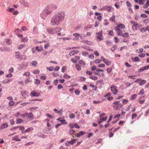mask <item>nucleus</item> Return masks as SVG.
<instances>
[{
	"mask_svg": "<svg viewBox=\"0 0 149 149\" xmlns=\"http://www.w3.org/2000/svg\"><path fill=\"white\" fill-rule=\"evenodd\" d=\"M95 74H97V75L99 76L100 77H101V76H102V77H104V74L103 72H102V73H101V74H100V72H95Z\"/></svg>",
	"mask_w": 149,
	"mask_h": 149,
	"instance_id": "obj_31",
	"label": "nucleus"
},
{
	"mask_svg": "<svg viewBox=\"0 0 149 149\" xmlns=\"http://www.w3.org/2000/svg\"><path fill=\"white\" fill-rule=\"evenodd\" d=\"M104 63L108 65H109L111 64V62L107 59L104 60Z\"/></svg>",
	"mask_w": 149,
	"mask_h": 149,
	"instance_id": "obj_22",
	"label": "nucleus"
},
{
	"mask_svg": "<svg viewBox=\"0 0 149 149\" xmlns=\"http://www.w3.org/2000/svg\"><path fill=\"white\" fill-rule=\"evenodd\" d=\"M117 48V47L116 46H113L111 48V50L112 52H114L116 50V49Z\"/></svg>",
	"mask_w": 149,
	"mask_h": 149,
	"instance_id": "obj_46",
	"label": "nucleus"
},
{
	"mask_svg": "<svg viewBox=\"0 0 149 149\" xmlns=\"http://www.w3.org/2000/svg\"><path fill=\"white\" fill-rule=\"evenodd\" d=\"M28 115V113H26L24 114H22L21 116L23 118H25L26 116H27Z\"/></svg>",
	"mask_w": 149,
	"mask_h": 149,
	"instance_id": "obj_60",
	"label": "nucleus"
},
{
	"mask_svg": "<svg viewBox=\"0 0 149 149\" xmlns=\"http://www.w3.org/2000/svg\"><path fill=\"white\" fill-rule=\"evenodd\" d=\"M26 46V45L25 44H20L17 46V49L19 50H20Z\"/></svg>",
	"mask_w": 149,
	"mask_h": 149,
	"instance_id": "obj_18",
	"label": "nucleus"
},
{
	"mask_svg": "<svg viewBox=\"0 0 149 149\" xmlns=\"http://www.w3.org/2000/svg\"><path fill=\"white\" fill-rule=\"evenodd\" d=\"M137 96V95L136 94H135L132 95L131 98V100H134L135 99Z\"/></svg>",
	"mask_w": 149,
	"mask_h": 149,
	"instance_id": "obj_45",
	"label": "nucleus"
},
{
	"mask_svg": "<svg viewBox=\"0 0 149 149\" xmlns=\"http://www.w3.org/2000/svg\"><path fill=\"white\" fill-rule=\"evenodd\" d=\"M28 41V38L27 37L24 38L22 37V38L21 41L22 42H25Z\"/></svg>",
	"mask_w": 149,
	"mask_h": 149,
	"instance_id": "obj_33",
	"label": "nucleus"
},
{
	"mask_svg": "<svg viewBox=\"0 0 149 149\" xmlns=\"http://www.w3.org/2000/svg\"><path fill=\"white\" fill-rule=\"evenodd\" d=\"M66 69L67 68L66 66L63 67L62 69V72H64L66 71Z\"/></svg>",
	"mask_w": 149,
	"mask_h": 149,
	"instance_id": "obj_53",
	"label": "nucleus"
},
{
	"mask_svg": "<svg viewBox=\"0 0 149 149\" xmlns=\"http://www.w3.org/2000/svg\"><path fill=\"white\" fill-rule=\"evenodd\" d=\"M63 77L64 78L68 79L71 77L70 76L66 74H64Z\"/></svg>",
	"mask_w": 149,
	"mask_h": 149,
	"instance_id": "obj_35",
	"label": "nucleus"
},
{
	"mask_svg": "<svg viewBox=\"0 0 149 149\" xmlns=\"http://www.w3.org/2000/svg\"><path fill=\"white\" fill-rule=\"evenodd\" d=\"M101 102V101H100V100H98V101H94L93 102V104H99V103H100Z\"/></svg>",
	"mask_w": 149,
	"mask_h": 149,
	"instance_id": "obj_51",
	"label": "nucleus"
},
{
	"mask_svg": "<svg viewBox=\"0 0 149 149\" xmlns=\"http://www.w3.org/2000/svg\"><path fill=\"white\" fill-rule=\"evenodd\" d=\"M40 71L39 69H37L33 70L32 72L34 74H38L39 73Z\"/></svg>",
	"mask_w": 149,
	"mask_h": 149,
	"instance_id": "obj_29",
	"label": "nucleus"
},
{
	"mask_svg": "<svg viewBox=\"0 0 149 149\" xmlns=\"http://www.w3.org/2000/svg\"><path fill=\"white\" fill-rule=\"evenodd\" d=\"M30 74V72H27L24 73L23 74V75L27 76H29Z\"/></svg>",
	"mask_w": 149,
	"mask_h": 149,
	"instance_id": "obj_47",
	"label": "nucleus"
},
{
	"mask_svg": "<svg viewBox=\"0 0 149 149\" xmlns=\"http://www.w3.org/2000/svg\"><path fill=\"white\" fill-rule=\"evenodd\" d=\"M75 115L73 113H71L69 115V117L70 118L72 119L75 117Z\"/></svg>",
	"mask_w": 149,
	"mask_h": 149,
	"instance_id": "obj_43",
	"label": "nucleus"
},
{
	"mask_svg": "<svg viewBox=\"0 0 149 149\" xmlns=\"http://www.w3.org/2000/svg\"><path fill=\"white\" fill-rule=\"evenodd\" d=\"M12 79H6L4 80L2 82L3 84H6L12 81Z\"/></svg>",
	"mask_w": 149,
	"mask_h": 149,
	"instance_id": "obj_21",
	"label": "nucleus"
},
{
	"mask_svg": "<svg viewBox=\"0 0 149 149\" xmlns=\"http://www.w3.org/2000/svg\"><path fill=\"white\" fill-rule=\"evenodd\" d=\"M122 36L124 38H127L129 36V34L127 33H125L122 35Z\"/></svg>",
	"mask_w": 149,
	"mask_h": 149,
	"instance_id": "obj_30",
	"label": "nucleus"
},
{
	"mask_svg": "<svg viewBox=\"0 0 149 149\" xmlns=\"http://www.w3.org/2000/svg\"><path fill=\"white\" fill-rule=\"evenodd\" d=\"M113 104L115 105H116V109H118L122 107V104L120 101H115L113 102Z\"/></svg>",
	"mask_w": 149,
	"mask_h": 149,
	"instance_id": "obj_8",
	"label": "nucleus"
},
{
	"mask_svg": "<svg viewBox=\"0 0 149 149\" xmlns=\"http://www.w3.org/2000/svg\"><path fill=\"white\" fill-rule=\"evenodd\" d=\"M50 46V44L49 43H47L45 44L44 45L45 48L47 49Z\"/></svg>",
	"mask_w": 149,
	"mask_h": 149,
	"instance_id": "obj_41",
	"label": "nucleus"
},
{
	"mask_svg": "<svg viewBox=\"0 0 149 149\" xmlns=\"http://www.w3.org/2000/svg\"><path fill=\"white\" fill-rule=\"evenodd\" d=\"M36 49L38 52H40L42 50V48L41 47L39 46H36Z\"/></svg>",
	"mask_w": 149,
	"mask_h": 149,
	"instance_id": "obj_38",
	"label": "nucleus"
},
{
	"mask_svg": "<svg viewBox=\"0 0 149 149\" xmlns=\"http://www.w3.org/2000/svg\"><path fill=\"white\" fill-rule=\"evenodd\" d=\"M116 18V16L115 15H113L112 16L111 18L110 19V20L112 22H115V19Z\"/></svg>",
	"mask_w": 149,
	"mask_h": 149,
	"instance_id": "obj_24",
	"label": "nucleus"
},
{
	"mask_svg": "<svg viewBox=\"0 0 149 149\" xmlns=\"http://www.w3.org/2000/svg\"><path fill=\"white\" fill-rule=\"evenodd\" d=\"M114 29L116 31H117V33L118 36H122L123 32L120 29H118V30H116V28H114Z\"/></svg>",
	"mask_w": 149,
	"mask_h": 149,
	"instance_id": "obj_14",
	"label": "nucleus"
},
{
	"mask_svg": "<svg viewBox=\"0 0 149 149\" xmlns=\"http://www.w3.org/2000/svg\"><path fill=\"white\" fill-rule=\"evenodd\" d=\"M52 11L50 9L48 8L44 10L42 13H41V16H44V17H46L48 15L50 14L51 13Z\"/></svg>",
	"mask_w": 149,
	"mask_h": 149,
	"instance_id": "obj_5",
	"label": "nucleus"
},
{
	"mask_svg": "<svg viewBox=\"0 0 149 149\" xmlns=\"http://www.w3.org/2000/svg\"><path fill=\"white\" fill-rule=\"evenodd\" d=\"M112 70V68H108L107 69V71L108 73H109L111 72Z\"/></svg>",
	"mask_w": 149,
	"mask_h": 149,
	"instance_id": "obj_57",
	"label": "nucleus"
},
{
	"mask_svg": "<svg viewBox=\"0 0 149 149\" xmlns=\"http://www.w3.org/2000/svg\"><path fill=\"white\" fill-rule=\"evenodd\" d=\"M146 82V81L145 80H143L141 81L139 83V85L140 86H141L145 84Z\"/></svg>",
	"mask_w": 149,
	"mask_h": 149,
	"instance_id": "obj_34",
	"label": "nucleus"
},
{
	"mask_svg": "<svg viewBox=\"0 0 149 149\" xmlns=\"http://www.w3.org/2000/svg\"><path fill=\"white\" fill-rule=\"evenodd\" d=\"M14 101L11 100L8 103L9 106H13L14 104Z\"/></svg>",
	"mask_w": 149,
	"mask_h": 149,
	"instance_id": "obj_37",
	"label": "nucleus"
},
{
	"mask_svg": "<svg viewBox=\"0 0 149 149\" xmlns=\"http://www.w3.org/2000/svg\"><path fill=\"white\" fill-rule=\"evenodd\" d=\"M33 130V128L32 127H31L28 128L26 130V131L27 132H30L31 131H32Z\"/></svg>",
	"mask_w": 149,
	"mask_h": 149,
	"instance_id": "obj_32",
	"label": "nucleus"
},
{
	"mask_svg": "<svg viewBox=\"0 0 149 149\" xmlns=\"http://www.w3.org/2000/svg\"><path fill=\"white\" fill-rule=\"evenodd\" d=\"M74 92L76 95H79L80 93V91L76 89L75 91Z\"/></svg>",
	"mask_w": 149,
	"mask_h": 149,
	"instance_id": "obj_39",
	"label": "nucleus"
},
{
	"mask_svg": "<svg viewBox=\"0 0 149 149\" xmlns=\"http://www.w3.org/2000/svg\"><path fill=\"white\" fill-rule=\"evenodd\" d=\"M75 66L77 68V70H78V71H79L81 70V66L80 65V66L78 64H76Z\"/></svg>",
	"mask_w": 149,
	"mask_h": 149,
	"instance_id": "obj_28",
	"label": "nucleus"
},
{
	"mask_svg": "<svg viewBox=\"0 0 149 149\" xmlns=\"http://www.w3.org/2000/svg\"><path fill=\"white\" fill-rule=\"evenodd\" d=\"M8 125L7 123H4L1 126L2 129H5L8 127Z\"/></svg>",
	"mask_w": 149,
	"mask_h": 149,
	"instance_id": "obj_26",
	"label": "nucleus"
},
{
	"mask_svg": "<svg viewBox=\"0 0 149 149\" xmlns=\"http://www.w3.org/2000/svg\"><path fill=\"white\" fill-rule=\"evenodd\" d=\"M112 8V7L108 6H103L101 9L102 10H106L108 12H110V11Z\"/></svg>",
	"mask_w": 149,
	"mask_h": 149,
	"instance_id": "obj_7",
	"label": "nucleus"
},
{
	"mask_svg": "<svg viewBox=\"0 0 149 149\" xmlns=\"http://www.w3.org/2000/svg\"><path fill=\"white\" fill-rule=\"evenodd\" d=\"M23 121V120L21 119H17L16 121L17 123L19 124L21 123Z\"/></svg>",
	"mask_w": 149,
	"mask_h": 149,
	"instance_id": "obj_44",
	"label": "nucleus"
},
{
	"mask_svg": "<svg viewBox=\"0 0 149 149\" xmlns=\"http://www.w3.org/2000/svg\"><path fill=\"white\" fill-rule=\"evenodd\" d=\"M79 53V51L77 50L71 51L70 52L69 54L70 56H72L76 54H77Z\"/></svg>",
	"mask_w": 149,
	"mask_h": 149,
	"instance_id": "obj_13",
	"label": "nucleus"
},
{
	"mask_svg": "<svg viewBox=\"0 0 149 149\" xmlns=\"http://www.w3.org/2000/svg\"><path fill=\"white\" fill-rule=\"evenodd\" d=\"M140 31L142 33H143V32H145L146 31L145 29L144 28H141L140 29Z\"/></svg>",
	"mask_w": 149,
	"mask_h": 149,
	"instance_id": "obj_62",
	"label": "nucleus"
},
{
	"mask_svg": "<svg viewBox=\"0 0 149 149\" xmlns=\"http://www.w3.org/2000/svg\"><path fill=\"white\" fill-rule=\"evenodd\" d=\"M77 139H72L71 140V141H67V142L70 143L71 145H73L74 143H75L76 141H77Z\"/></svg>",
	"mask_w": 149,
	"mask_h": 149,
	"instance_id": "obj_16",
	"label": "nucleus"
},
{
	"mask_svg": "<svg viewBox=\"0 0 149 149\" xmlns=\"http://www.w3.org/2000/svg\"><path fill=\"white\" fill-rule=\"evenodd\" d=\"M40 95V94L38 92L32 91L30 95L31 96L38 97Z\"/></svg>",
	"mask_w": 149,
	"mask_h": 149,
	"instance_id": "obj_9",
	"label": "nucleus"
},
{
	"mask_svg": "<svg viewBox=\"0 0 149 149\" xmlns=\"http://www.w3.org/2000/svg\"><path fill=\"white\" fill-rule=\"evenodd\" d=\"M133 58H132V59ZM134 58V61L135 62H139L140 61V59L138 57H135Z\"/></svg>",
	"mask_w": 149,
	"mask_h": 149,
	"instance_id": "obj_42",
	"label": "nucleus"
},
{
	"mask_svg": "<svg viewBox=\"0 0 149 149\" xmlns=\"http://www.w3.org/2000/svg\"><path fill=\"white\" fill-rule=\"evenodd\" d=\"M40 79L42 80H45L46 79V77L45 75H42L40 77Z\"/></svg>",
	"mask_w": 149,
	"mask_h": 149,
	"instance_id": "obj_64",
	"label": "nucleus"
},
{
	"mask_svg": "<svg viewBox=\"0 0 149 149\" xmlns=\"http://www.w3.org/2000/svg\"><path fill=\"white\" fill-rule=\"evenodd\" d=\"M62 109H60L57 112L58 114L59 115H61L62 114Z\"/></svg>",
	"mask_w": 149,
	"mask_h": 149,
	"instance_id": "obj_59",
	"label": "nucleus"
},
{
	"mask_svg": "<svg viewBox=\"0 0 149 149\" xmlns=\"http://www.w3.org/2000/svg\"><path fill=\"white\" fill-rule=\"evenodd\" d=\"M125 25L119 23L118 24L117 26L115 27L116 28V29L118 30V29H123L125 28Z\"/></svg>",
	"mask_w": 149,
	"mask_h": 149,
	"instance_id": "obj_10",
	"label": "nucleus"
},
{
	"mask_svg": "<svg viewBox=\"0 0 149 149\" xmlns=\"http://www.w3.org/2000/svg\"><path fill=\"white\" fill-rule=\"evenodd\" d=\"M40 81L38 79H36L35 81V84H38L40 83Z\"/></svg>",
	"mask_w": 149,
	"mask_h": 149,
	"instance_id": "obj_49",
	"label": "nucleus"
},
{
	"mask_svg": "<svg viewBox=\"0 0 149 149\" xmlns=\"http://www.w3.org/2000/svg\"><path fill=\"white\" fill-rule=\"evenodd\" d=\"M146 1V0H139V4L140 5H142L144 1Z\"/></svg>",
	"mask_w": 149,
	"mask_h": 149,
	"instance_id": "obj_54",
	"label": "nucleus"
},
{
	"mask_svg": "<svg viewBox=\"0 0 149 149\" xmlns=\"http://www.w3.org/2000/svg\"><path fill=\"white\" fill-rule=\"evenodd\" d=\"M28 117L29 118H33V116L32 113H30L28 115Z\"/></svg>",
	"mask_w": 149,
	"mask_h": 149,
	"instance_id": "obj_50",
	"label": "nucleus"
},
{
	"mask_svg": "<svg viewBox=\"0 0 149 149\" xmlns=\"http://www.w3.org/2000/svg\"><path fill=\"white\" fill-rule=\"evenodd\" d=\"M15 57L17 59L19 60H26V56L25 55H20L19 51L16 52L15 53Z\"/></svg>",
	"mask_w": 149,
	"mask_h": 149,
	"instance_id": "obj_3",
	"label": "nucleus"
},
{
	"mask_svg": "<svg viewBox=\"0 0 149 149\" xmlns=\"http://www.w3.org/2000/svg\"><path fill=\"white\" fill-rule=\"evenodd\" d=\"M65 13L64 11L56 13L52 18L51 25L52 26L58 25L63 21Z\"/></svg>",
	"mask_w": 149,
	"mask_h": 149,
	"instance_id": "obj_1",
	"label": "nucleus"
},
{
	"mask_svg": "<svg viewBox=\"0 0 149 149\" xmlns=\"http://www.w3.org/2000/svg\"><path fill=\"white\" fill-rule=\"evenodd\" d=\"M97 69L96 67L95 66H93L92 67L91 69L92 70H94Z\"/></svg>",
	"mask_w": 149,
	"mask_h": 149,
	"instance_id": "obj_63",
	"label": "nucleus"
},
{
	"mask_svg": "<svg viewBox=\"0 0 149 149\" xmlns=\"http://www.w3.org/2000/svg\"><path fill=\"white\" fill-rule=\"evenodd\" d=\"M89 78L94 80H97V77L95 76H90Z\"/></svg>",
	"mask_w": 149,
	"mask_h": 149,
	"instance_id": "obj_36",
	"label": "nucleus"
},
{
	"mask_svg": "<svg viewBox=\"0 0 149 149\" xmlns=\"http://www.w3.org/2000/svg\"><path fill=\"white\" fill-rule=\"evenodd\" d=\"M85 132L82 131H81L78 134H77V136L78 137H79L80 136L83 135Z\"/></svg>",
	"mask_w": 149,
	"mask_h": 149,
	"instance_id": "obj_25",
	"label": "nucleus"
},
{
	"mask_svg": "<svg viewBox=\"0 0 149 149\" xmlns=\"http://www.w3.org/2000/svg\"><path fill=\"white\" fill-rule=\"evenodd\" d=\"M21 94L22 97L24 98L29 96L28 92L25 91H23L21 92Z\"/></svg>",
	"mask_w": 149,
	"mask_h": 149,
	"instance_id": "obj_12",
	"label": "nucleus"
},
{
	"mask_svg": "<svg viewBox=\"0 0 149 149\" xmlns=\"http://www.w3.org/2000/svg\"><path fill=\"white\" fill-rule=\"evenodd\" d=\"M138 28H139L138 26H134V27L132 26V30H133V31L136 30L138 29Z\"/></svg>",
	"mask_w": 149,
	"mask_h": 149,
	"instance_id": "obj_58",
	"label": "nucleus"
},
{
	"mask_svg": "<svg viewBox=\"0 0 149 149\" xmlns=\"http://www.w3.org/2000/svg\"><path fill=\"white\" fill-rule=\"evenodd\" d=\"M96 37L97 40L99 41L102 40L103 39V36H102V31H100L96 32Z\"/></svg>",
	"mask_w": 149,
	"mask_h": 149,
	"instance_id": "obj_4",
	"label": "nucleus"
},
{
	"mask_svg": "<svg viewBox=\"0 0 149 149\" xmlns=\"http://www.w3.org/2000/svg\"><path fill=\"white\" fill-rule=\"evenodd\" d=\"M144 93V91L143 88L141 89V91H140L139 93L138 94L139 95H143Z\"/></svg>",
	"mask_w": 149,
	"mask_h": 149,
	"instance_id": "obj_48",
	"label": "nucleus"
},
{
	"mask_svg": "<svg viewBox=\"0 0 149 149\" xmlns=\"http://www.w3.org/2000/svg\"><path fill=\"white\" fill-rule=\"evenodd\" d=\"M37 64V63L36 61H32L31 63V66H36Z\"/></svg>",
	"mask_w": 149,
	"mask_h": 149,
	"instance_id": "obj_27",
	"label": "nucleus"
},
{
	"mask_svg": "<svg viewBox=\"0 0 149 149\" xmlns=\"http://www.w3.org/2000/svg\"><path fill=\"white\" fill-rule=\"evenodd\" d=\"M47 69L49 70V71H52L54 69V68L53 67H50L47 68Z\"/></svg>",
	"mask_w": 149,
	"mask_h": 149,
	"instance_id": "obj_52",
	"label": "nucleus"
},
{
	"mask_svg": "<svg viewBox=\"0 0 149 149\" xmlns=\"http://www.w3.org/2000/svg\"><path fill=\"white\" fill-rule=\"evenodd\" d=\"M18 136H15L12 138V140H15L16 141H21L20 139L19 138H17Z\"/></svg>",
	"mask_w": 149,
	"mask_h": 149,
	"instance_id": "obj_19",
	"label": "nucleus"
},
{
	"mask_svg": "<svg viewBox=\"0 0 149 149\" xmlns=\"http://www.w3.org/2000/svg\"><path fill=\"white\" fill-rule=\"evenodd\" d=\"M62 39L64 40H69L71 39V38L68 37H63Z\"/></svg>",
	"mask_w": 149,
	"mask_h": 149,
	"instance_id": "obj_55",
	"label": "nucleus"
},
{
	"mask_svg": "<svg viewBox=\"0 0 149 149\" xmlns=\"http://www.w3.org/2000/svg\"><path fill=\"white\" fill-rule=\"evenodd\" d=\"M130 22V23L133 25L132 26L133 27L138 26V27L140 28L142 26V25L138 24L137 22L134 21H131Z\"/></svg>",
	"mask_w": 149,
	"mask_h": 149,
	"instance_id": "obj_11",
	"label": "nucleus"
},
{
	"mask_svg": "<svg viewBox=\"0 0 149 149\" xmlns=\"http://www.w3.org/2000/svg\"><path fill=\"white\" fill-rule=\"evenodd\" d=\"M137 116V115L135 113H133L132 115V120L136 118Z\"/></svg>",
	"mask_w": 149,
	"mask_h": 149,
	"instance_id": "obj_40",
	"label": "nucleus"
},
{
	"mask_svg": "<svg viewBox=\"0 0 149 149\" xmlns=\"http://www.w3.org/2000/svg\"><path fill=\"white\" fill-rule=\"evenodd\" d=\"M57 120H59L60 122H61V124H66L67 123L65 121V120H61V118H58Z\"/></svg>",
	"mask_w": 149,
	"mask_h": 149,
	"instance_id": "obj_17",
	"label": "nucleus"
},
{
	"mask_svg": "<svg viewBox=\"0 0 149 149\" xmlns=\"http://www.w3.org/2000/svg\"><path fill=\"white\" fill-rule=\"evenodd\" d=\"M105 114H106L105 113H102L100 115V120H101L102 117H103V116H105Z\"/></svg>",
	"mask_w": 149,
	"mask_h": 149,
	"instance_id": "obj_56",
	"label": "nucleus"
},
{
	"mask_svg": "<svg viewBox=\"0 0 149 149\" xmlns=\"http://www.w3.org/2000/svg\"><path fill=\"white\" fill-rule=\"evenodd\" d=\"M78 63L81 66H84L85 65V63L83 60H80L78 62Z\"/></svg>",
	"mask_w": 149,
	"mask_h": 149,
	"instance_id": "obj_23",
	"label": "nucleus"
},
{
	"mask_svg": "<svg viewBox=\"0 0 149 149\" xmlns=\"http://www.w3.org/2000/svg\"><path fill=\"white\" fill-rule=\"evenodd\" d=\"M73 35L75 36V37L73 38L74 40H79V38L80 37V34L76 33L73 34Z\"/></svg>",
	"mask_w": 149,
	"mask_h": 149,
	"instance_id": "obj_15",
	"label": "nucleus"
},
{
	"mask_svg": "<svg viewBox=\"0 0 149 149\" xmlns=\"http://www.w3.org/2000/svg\"><path fill=\"white\" fill-rule=\"evenodd\" d=\"M38 27L36 26H34L33 29V33L34 34H37L38 33Z\"/></svg>",
	"mask_w": 149,
	"mask_h": 149,
	"instance_id": "obj_20",
	"label": "nucleus"
},
{
	"mask_svg": "<svg viewBox=\"0 0 149 149\" xmlns=\"http://www.w3.org/2000/svg\"><path fill=\"white\" fill-rule=\"evenodd\" d=\"M110 89L112 93L115 95L117 94L118 90L116 88V87L114 85H112L110 87Z\"/></svg>",
	"mask_w": 149,
	"mask_h": 149,
	"instance_id": "obj_6",
	"label": "nucleus"
},
{
	"mask_svg": "<svg viewBox=\"0 0 149 149\" xmlns=\"http://www.w3.org/2000/svg\"><path fill=\"white\" fill-rule=\"evenodd\" d=\"M61 30L60 27H56L54 28H49L47 29V31L49 34H53L59 32Z\"/></svg>",
	"mask_w": 149,
	"mask_h": 149,
	"instance_id": "obj_2",
	"label": "nucleus"
},
{
	"mask_svg": "<svg viewBox=\"0 0 149 149\" xmlns=\"http://www.w3.org/2000/svg\"><path fill=\"white\" fill-rule=\"evenodd\" d=\"M9 73H12L13 72L14 70L13 68H10L9 70Z\"/></svg>",
	"mask_w": 149,
	"mask_h": 149,
	"instance_id": "obj_61",
	"label": "nucleus"
}]
</instances>
